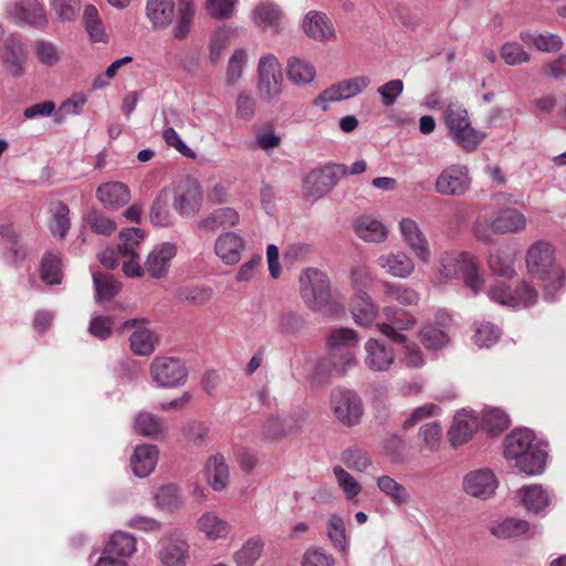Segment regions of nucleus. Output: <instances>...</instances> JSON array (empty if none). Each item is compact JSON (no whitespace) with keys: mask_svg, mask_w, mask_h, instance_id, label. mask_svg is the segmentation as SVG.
Segmentation results:
<instances>
[{"mask_svg":"<svg viewBox=\"0 0 566 566\" xmlns=\"http://www.w3.org/2000/svg\"><path fill=\"white\" fill-rule=\"evenodd\" d=\"M472 178L465 165L453 164L438 175L434 190L442 196L461 197L471 188Z\"/></svg>","mask_w":566,"mask_h":566,"instance_id":"6e6552de","label":"nucleus"},{"mask_svg":"<svg viewBox=\"0 0 566 566\" xmlns=\"http://www.w3.org/2000/svg\"><path fill=\"white\" fill-rule=\"evenodd\" d=\"M247 60H248V54H247L245 50L238 49L233 52V54L231 55V57L228 61V66H227L226 77H227L228 84L233 85L241 78V76L243 74V69L247 64Z\"/></svg>","mask_w":566,"mask_h":566,"instance_id":"69168bd1","label":"nucleus"},{"mask_svg":"<svg viewBox=\"0 0 566 566\" xmlns=\"http://www.w3.org/2000/svg\"><path fill=\"white\" fill-rule=\"evenodd\" d=\"M370 84V78L366 75L352 77L333 84L324 90L314 101L316 106L323 111L329 108V103L350 98L361 93Z\"/></svg>","mask_w":566,"mask_h":566,"instance_id":"f8f14e48","label":"nucleus"},{"mask_svg":"<svg viewBox=\"0 0 566 566\" xmlns=\"http://www.w3.org/2000/svg\"><path fill=\"white\" fill-rule=\"evenodd\" d=\"M134 429L138 434L157 437L164 432V423L149 412H139L134 421Z\"/></svg>","mask_w":566,"mask_h":566,"instance_id":"3c124183","label":"nucleus"},{"mask_svg":"<svg viewBox=\"0 0 566 566\" xmlns=\"http://www.w3.org/2000/svg\"><path fill=\"white\" fill-rule=\"evenodd\" d=\"M206 478L214 491H222L229 483V467L222 454L217 453L208 458L205 465Z\"/></svg>","mask_w":566,"mask_h":566,"instance_id":"2f4dec72","label":"nucleus"},{"mask_svg":"<svg viewBox=\"0 0 566 566\" xmlns=\"http://www.w3.org/2000/svg\"><path fill=\"white\" fill-rule=\"evenodd\" d=\"M263 544L258 538L248 539L242 548L234 554L238 566H253L260 558Z\"/></svg>","mask_w":566,"mask_h":566,"instance_id":"bf43d9fd","label":"nucleus"},{"mask_svg":"<svg viewBox=\"0 0 566 566\" xmlns=\"http://www.w3.org/2000/svg\"><path fill=\"white\" fill-rule=\"evenodd\" d=\"M195 17V8L191 1H185L179 7L177 23L172 33L176 39H184L190 31V27Z\"/></svg>","mask_w":566,"mask_h":566,"instance_id":"e2e57ef3","label":"nucleus"},{"mask_svg":"<svg viewBox=\"0 0 566 566\" xmlns=\"http://www.w3.org/2000/svg\"><path fill=\"white\" fill-rule=\"evenodd\" d=\"M332 409L335 417L345 426L357 424L364 413L360 397L350 389L337 388L331 395Z\"/></svg>","mask_w":566,"mask_h":566,"instance_id":"9d476101","label":"nucleus"},{"mask_svg":"<svg viewBox=\"0 0 566 566\" xmlns=\"http://www.w3.org/2000/svg\"><path fill=\"white\" fill-rule=\"evenodd\" d=\"M283 19L281 9L272 2H262L253 11V20L264 31L277 32Z\"/></svg>","mask_w":566,"mask_h":566,"instance_id":"473e14b6","label":"nucleus"},{"mask_svg":"<svg viewBox=\"0 0 566 566\" xmlns=\"http://www.w3.org/2000/svg\"><path fill=\"white\" fill-rule=\"evenodd\" d=\"M327 534L334 547L344 552L347 545L346 526L342 516L333 514L328 518Z\"/></svg>","mask_w":566,"mask_h":566,"instance_id":"680f3d73","label":"nucleus"},{"mask_svg":"<svg viewBox=\"0 0 566 566\" xmlns=\"http://www.w3.org/2000/svg\"><path fill=\"white\" fill-rule=\"evenodd\" d=\"M333 473L346 500L349 502L356 501L357 496L360 494L363 490L358 481H356V479L340 465L334 467Z\"/></svg>","mask_w":566,"mask_h":566,"instance_id":"8fccbe9b","label":"nucleus"},{"mask_svg":"<svg viewBox=\"0 0 566 566\" xmlns=\"http://www.w3.org/2000/svg\"><path fill=\"white\" fill-rule=\"evenodd\" d=\"M176 254L177 247L174 243L165 242L156 245L145 261V271L154 279L165 277Z\"/></svg>","mask_w":566,"mask_h":566,"instance_id":"f3484780","label":"nucleus"},{"mask_svg":"<svg viewBox=\"0 0 566 566\" xmlns=\"http://www.w3.org/2000/svg\"><path fill=\"white\" fill-rule=\"evenodd\" d=\"M384 293L387 297L403 306L417 305L420 300L419 293L412 287L398 285L391 282L384 283Z\"/></svg>","mask_w":566,"mask_h":566,"instance_id":"de8ad7c7","label":"nucleus"},{"mask_svg":"<svg viewBox=\"0 0 566 566\" xmlns=\"http://www.w3.org/2000/svg\"><path fill=\"white\" fill-rule=\"evenodd\" d=\"M33 51L38 61L49 67L56 65L61 60L59 48L48 40H36L33 44Z\"/></svg>","mask_w":566,"mask_h":566,"instance_id":"864d4df0","label":"nucleus"},{"mask_svg":"<svg viewBox=\"0 0 566 566\" xmlns=\"http://www.w3.org/2000/svg\"><path fill=\"white\" fill-rule=\"evenodd\" d=\"M377 264L394 277L407 279L415 271L412 259L405 252H389L377 258Z\"/></svg>","mask_w":566,"mask_h":566,"instance_id":"393cba45","label":"nucleus"},{"mask_svg":"<svg viewBox=\"0 0 566 566\" xmlns=\"http://www.w3.org/2000/svg\"><path fill=\"white\" fill-rule=\"evenodd\" d=\"M450 134L455 143L468 151L474 150L485 137L484 133L471 126V122L465 127L462 126V128H458Z\"/></svg>","mask_w":566,"mask_h":566,"instance_id":"603ef678","label":"nucleus"},{"mask_svg":"<svg viewBox=\"0 0 566 566\" xmlns=\"http://www.w3.org/2000/svg\"><path fill=\"white\" fill-rule=\"evenodd\" d=\"M0 60L4 70L13 77L25 73L27 52L15 34L8 35L0 49Z\"/></svg>","mask_w":566,"mask_h":566,"instance_id":"2eb2a0df","label":"nucleus"},{"mask_svg":"<svg viewBox=\"0 0 566 566\" xmlns=\"http://www.w3.org/2000/svg\"><path fill=\"white\" fill-rule=\"evenodd\" d=\"M501 57L507 65H518L530 61V54L517 42H506L500 50Z\"/></svg>","mask_w":566,"mask_h":566,"instance_id":"774afa93","label":"nucleus"},{"mask_svg":"<svg viewBox=\"0 0 566 566\" xmlns=\"http://www.w3.org/2000/svg\"><path fill=\"white\" fill-rule=\"evenodd\" d=\"M478 427L476 417L470 411L462 410L458 412L448 431L449 441L453 447L468 442Z\"/></svg>","mask_w":566,"mask_h":566,"instance_id":"bb28decb","label":"nucleus"},{"mask_svg":"<svg viewBox=\"0 0 566 566\" xmlns=\"http://www.w3.org/2000/svg\"><path fill=\"white\" fill-rule=\"evenodd\" d=\"M377 488L386 495L395 506H402L411 502V495L407 488L390 475L377 478Z\"/></svg>","mask_w":566,"mask_h":566,"instance_id":"72a5a7b5","label":"nucleus"},{"mask_svg":"<svg viewBox=\"0 0 566 566\" xmlns=\"http://www.w3.org/2000/svg\"><path fill=\"white\" fill-rule=\"evenodd\" d=\"M520 39L526 45H533L543 52H557L563 46L560 36L552 33H532L524 30L520 32Z\"/></svg>","mask_w":566,"mask_h":566,"instance_id":"e433bc0d","label":"nucleus"},{"mask_svg":"<svg viewBox=\"0 0 566 566\" xmlns=\"http://www.w3.org/2000/svg\"><path fill=\"white\" fill-rule=\"evenodd\" d=\"M7 14L15 23L43 29L48 19L43 6L38 0H21L7 9Z\"/></svg>","mask_w":566,"mask_h":566,"instance_id":"dca6fc26","label":"nucleus"},{"mask_svg":"<svg viewBox=\"0 0 566 566\" xmlns=\"http://www.w3.org/2000/svg\"><path fill=\"white\" fill-rule=\"evenodd\" d=\"M286 75L294 85L305 86L314 81L316 71L307 61L291 56L286 63Z\"/></svg>","mask_w":566,"mask_h":566,"instance_id":"f704fd0d","label":"nucleus"},{"mask_svg":"<svg viewBox=\"0 0 566 566\" xmlns=\"http://www.w3.org/2000/svg\"><path fill=\"white\" fill-rule=\"evenodd\" d=\"M147 17L156 28H167L175 17L174 0H148Z\"/></svg>","mask_w":566,"mask_h":566,"instance_id":"c9c22d12","label":"nucleus"},{"mask_svg":"<svg viewBox=\"0 0 566 566\" xmlns=\"http://www.w3.org/2000/svg\"><path fill=\"white\" fill-rule=\"evenodd\" d=\"M504 455L515 461L520 471L528 474H541L545 468L546 451L530 429L512 431L505 439Z\"/></svg>","mask_w":566,"mask_h":566,"instance_id":"f257e3e1","label":"nucleus"},{"mask_svg":"<svg viewBox=\"0 0 566 566\" xmlns=\"http://www.w3.org/2000/svg\"><path fill=\"white\" fill-rule=\"evenodd\" d=\"M145 239V232L140 228H125L119 232L117 245L120 256L139 255L140 243Z\"/></svg>","mask_w":566,"mask_h":566,"instance_id":"a18cd8bd","label":"nucleus"},{"mask_svg":"<svg viewBox=\"0 0 566 566\" xmlns=\"http://www.w3.org/2000/svg\"><path fill=\"white\" fill-rule=\"evenodd\" d=\"M526 227L525 216L515 208L503 209L491 222L493 233H516Z\"/></svg>","mask_w":566,"mask_h":566,"instance_id":"c756f323","label":"nucleus"},{"mask_svg":"<svg viewBox=\"0 0 566 566\" xmlns=\"http://www.w3.org/2000/svg\"><path fill=\"white\" fill-rule=\"evenodd\" d=\"M245 242L242 237L233 232H224L218 237L214 243V252L223 263L233 265L241 259Z\"/></svg>","mask_w":566,"mask_h":566,"instance_id":"a878e982","label":"nucleus"},{"mask_svg":"<svg viewBox=\"0 0 566 566\" xmlns=\"http://www.w3.org/2000/svg\"><path fill=\"white\" fill-rule=\"evenodd\" d=\"M365 352V365L371 371H386L395 361L394 348L375 338L366 342Z\"/></svg>","mask_w":566,"mask_h":566,"instance_id":"412c9836","label":"nucleus"},{"mask_svg":"<svg viewBox=\"0 0 566 566\" xmlns=\"http://www.w3.org/2000/svg\"><path fill=\"white\" fill-rule=\"evenodd\" d=\"M239 213L233 208H219L201 218L196 229L202 233H214L220 229L232 228L239 223Z\"/></svg>","mask_w":566,"mask_h":566,"instance_id":"4be33fe9","label":"nucleus"},{"mask_svg":"<svg viewBox=\"0 0 566 566\" xmlns=\"http://www.w3.org/2000/svg\"><path fill=\"white\" fill-rule=\"evenodd\" d=\"M169 190L164 188L153 201L149 219L155 227H169L172 224V216L169 211Z\"/></svg>","mask_w":566,"mask_h":566,"instance_id":"58836bf2","label":"nucleus"},{"mask_svg":"<svg viewBox=\"0 0 566 566\" xmlns=\"http://www.w3.org/2000/svg\"><path fill=\"white\" fill-rule=\"evenodd\" d=\"M93 283L95 289V298L99 303L111 301L119 293L122 287L120 283L106 273H93Z\"/></svg>","mask_w":566,"mask_h":566,"instance_id":"c03bdc74","label":"nucleus"},{"mask_svg":"<svg viewBox=\"0 0 566 566\" xmlns=\"http://www.w3.org/2000/svg\"><path fill=\"white\" fill-rule=\"evenodd\" d=\"M399 228L405 242L415 255L421 262L429 263L431 260L429 242L416 221L408 218L402 219L399 223Z\"/></svg>","mask_w":566,"mask_h":566,"instance_id":"a211bd4d","label":"nucleus"},{"mask_svg":"<svg viewBox=\"0 0 566 566\" xmlns=\"http://www.w3.org/2000/svg\"><path fill=\"white\" fill-rule=\"evenodd\" d=\"M298 418L289 416H270L262 424V433L265 439L275 440L289 436L298 428Z\"/></svg>","mask_w":566,"mask_h":566,"instance_id":"7c9ffc66","label":"nucleus"},{"mask_svg":"<svg viewBox=\"0 0 566 566\" xmlns=\"http://www.w3.org/2000/svg\"><path fill=\"white\" fill-rule=\"evenodd\" d=\"M198 527L207 538L213 541L227 536L229 532V525L227 521L222 520L213 512L205 513L198 520Z\"/></svg>","mask_w":566,"mask_h":566,"instance_id":"a19ab883","label":"nucleus"},{"mask_svg":"<svg viewBox=\"0 0 566 566\" xmlns=\"http://www.w3.org/2000/svg\"><path fill=\"white\" fill-rule=\"evenodd\" d=\"M283 75L281 64L276 56L266 54L261 56L258 64L256 90L261 99L274 101L283 91Z\"/></svg>","mask_w":566,"mask_h":566,"instance_id":"0eeeda50","label":"nucleus"},{"mask_svg":"<svg viewBox=\"0 0 566 566\" xmlns=\"http://www.w3.org/2000/svg\"><path fill=\"white\" fill-rule=\"evenodd\" d=\"M155 501L159 507L168 511L176 510L181 504L179 490L172 484L160 486L155 494Z\"/></svg>","mask_w":566,"mask_h":566,"instance_id":"0e129e2a","label":"nucleus"},{"mask_svg":"<svg viewBox=\"0 0 566 566\" xmlns=\"http://www.w3.org/2000/svg\"><path fill=\"white\" fill-rule=\"evenodd\" d=\"M384 314L389 319V323L378 324L380 333L397 344L405 343L407 338L401 332L415 326V317L405 312L397 316L398 312L390 306L384 308Z\"/></svg>","mask_w":566,"mask_h":566,"instance_id":"aec40b11","label":"nucleus"},{"mask_svg":"<svg viewBox=\"0 0 566 566\" xmlns=\"http://www.w3.org/2000/svg\"><path fill=\"white\" fill-rule=\"evenodd\" d=\"M41 279L46 284H59L62 280L61 260L53 253H46L41 262Z\"/></svg>","mask_w":566,"mask_h":566,"instance_id":"4d7b16f0","label":"nucleus"},{"mask_svg":"<svg viewBox=\"0 0 566 566\" xmlns=\"http://www.w3.org/2000/svg\"><path fill=\"white\" fill-rule=\"evenodd\" d=\"M202 189L198 180L185 178L179 180L174 188V209L181 217H192L201 208Z\"/></svg>","mask_w":566,"mask_h":566,"instance_id":"9b49d317","label":"nucleus"},{"mask_svg":"<svg viewBox=\"0 0 566 566\" xmlns=\"http://www.w3.org/2000/svg\"><path fill=\"white\" fill-rule=\"evenodd\" d=\"M150 377L159 387H178L186 382L188 370L184 361L175 357H156L150 367Z\"/></svg>","mask_w":566,"mask_h":566,"instance_id":"1a4fd4ad","label":"nucleus"},{"mask_svg":"<svg viewBox=\"0 0 566 566\" xmlns=\"http://www.w3.org/2000/svg\"><path fill=\"white\" fill-rule=\"evenodd\" d=\"M499 486V481L490 469H479L467 473L462 481L463 492L474 499L489 500Z\"/></svg>","mask_w":566,"mask_h":566,"instance_id":"4468645a","label":"nucleus"},{"mask_svg":"<svg viewBox=\"0 0 566 566\" xmlns=\"http://www.w3.org/2000/svg\"><path fill=\"white\" fill-rule=\"evenodd\" d=\"M358 344V336L354 329L338 328L328 337L329 355L333 370L345 375L347 369L356 364L353 348Z\"/></svg>","mask_w":566,"mask_h":566,"instance_id":"39448f33","label":"nucleus"},{"mask_svg":"<svg viewBox=\"0 0 566 566\" xmlns=\"http://www.w3.org/2000/svg\"><path fill=\"white\" fill-rule=\"evenodd\" d=\"M107 554L125 558L132 556L136 551V539L125 532H115L105 546Z\"/></svg>","mask_w":566,"mask_h":566,"instance_id":"37998d69","label":"nucleus"},{"mask_svg":"<svg viewBox=\"0 0 566 566\" xmlns=\"http://www.w3.org/2000/svg\"><path fill=\"white\" fill-rule=\"evenodd\" d=\"M301 294L306 305L316 311H329L337 298L331 292L328 276L317 269H306L301 279Z\"/></svg>","mask_w":566,"mask_h":566,"instance_id":"20e7f679","label":"nucleus"},{"mask_svg":"<svg viewBox=\"0 0 566 566\" xmlns=\"http://www.w3.org/2000/svg\"><path fill=\"white\" fill-rule=\"evenodd\" d=\"M518 496L525 509L533 513L541 512L549 504V496L541 485L523 486L518 491Z\"/></svg>","mask_w":566,"mask_h":566,"instance_id":"ea45409f","label":"nucleus"},{"mask_svg":"<svg viewBox=\"0 0 566 566\" xmlns=\"http://www.w3.org/2000/svg\"><path fill=\"white\" fill-rule=\"evenodd\" d=\"M513 258L509 253L496 250L489 256V266L491 271L503 277H512L515 274Z\"/></svg>","mask_w":566,"mask_h":566,"instance_id":"6e6d98bb","label":"nucleus"},{"mask_svg":"<svg viewBox=\"0 0 566 566\" xmlns=\"http://www.w3.org/2000/svg\"><path fill=\"white\" fill-rule=\"evenodd\" d=\"M157 555L164 566H186L188 544L180 537L166 536L160 541Z\"/></svg>","mask_w":566,"mask_h":566,"instance_id":"5701e85b","label":"nucleus"},{"mask_svg":"<svg viewBox=\"0 0 566 566\" xmlns=\"http://www.w3.org/2000/svg\"><path fill=\"white\" fill-rule=\"evenodd\" d=\"M348 176V166L343 164L326 165L311 170L303 180L304 196L318 200L326 196L342 177Z\"/></svg>","mask_w":566,"mask_h":566,"instance_id":"423d86ee","label":"nucleus"},{"mask_svg":"<svg viewBox=\"0 0 566 566\" xmlns=\"http://www.w3.org/2000/svg\"><path fill=\"white\" fill-rule=\"evenodd\" d=\"M528 531V523L518 518H505L491 527V533L499 538H511L525 534Z\"/></svg>","mask_w":566,"mask_h":566,"instance_id":"09e8293b","label":"nucleus"},{"mask_svg":"<svg viewBox=\"0 0 566 566\" xmlns=\"http://www.w3.org/2000/svg\"><path fill=\"white\" fill-rule=\"evenodd\" d=\"M158 455L159 451L156 446H137L130 458V467L134 474L138 478H145L149 475L157 464Z\"/></svg>","mask_w":566,"mask_h":566,"instance_id":"c85d7f7f","label":"nucleus"},{"mask_svg":"<svg viewBox=\"0 0 566 566\" xmlns=\"http://www.w3.org/2000/svg\"><path fill=\"white\" fill-rule=\"evenodd\" d=\"M355 323L359 326L371 325L378 315V306L366 292L356 293L349 304Z\"/></svg>","mask_w":566,"mask_h":566,"instance_id":"cd10ccee","label":"nucleus"},{"mask_svg":"<svg viewBox=\"0 0 566 566\" xmlns=\"http://www.w3.org/2000/svg\"><path fill=\"white\" fill-rule=\"evenodd\" d=\"M555 247L546 240L533 242L526 250L527 271L542 281L551 282L554 290H560L566 282V273L556 264Z\"/></svg>","mask_w":566,"mask_h":566,"instance_id":"7ed1b4c3","label":"nucleus"},{"mask_svg":"<svg viewBox=\"0 0 566 566\" xmlns=\"http://www.w3.org/2000/svg\"><path fill=\"white\" fill-rule=\"evenodd\" d=\"M52 222L50 223L51 233L60 239H64L71 227L70 209L62 201H56L51 206Z\"/></svg>","mask_w":566,"mask_h":566,"instance_id":"49530a36","label":"nucleus"},{"mask_svg":"<svg viewBox=\"0 0 566 566\" xmlns=\"http://www.w3.org/2000/svg\"><path fill=\"white\" fill-rule=\"evenodd\" d=\"M340 459L348 469L358 472H364L371 464L368 453L360 449L345 450Z\"/></svg>","mask_w":566,"mask_h":566,"instance_id":"338daca9","label":"nucleus"},{"mask_svg":"<svg viewBox=\"0 0 566 566\" xmlns=\"http://www.w3.org/2000/svg\"><path fill=\"white\" fill-rule=\"evenodd\" d=\"M438 268L431 282L441 285L449 280L463 275L465 286L475 295L482 287V280L478 272V263L474 255L465 251H443L438 260Z\"/></svg>","mask_w":566,"mask_h":566,"instance_id":"f03ea898","label":"nucleus"},{"mask_svg":"<svg viewBox=\"0 0 566 566\" xmlns=\"http://www.w3.org/2000/svg\"><path fill=\"white\" fill-rule=\"evenodd\" d=\"M85 222L94 233L101 235H111L116 230L115 221L97 209L87 212Z\"/></svg>","mask_w":566,"mask_h":566,"instance_id":"5fc2aeb1","label":"nucleus"},{"mask_svg":"<svg viewBox=\"0 0 566 566\" xmlns=\"http://www.w3.org/2000/svg\"><path fill=\"white\" fill-rule=\"evenodd\" d=\"M488 294L492 301L511 307L531 306L536 303L538 296L536 290L525 281L521 282L514 291L504 283L492 285Z\"/></svg>","mask_w":566,"mask_h":566,"instance_id":"ddd939ff","label":"nucleus"},{"mask_svg":"<svg viewBox=\"0 0 566 566\" xmlns=\"http://www.w3.org/2000/svg\"><path fill=\"white\" fill-rule=\"evenodd\" d=\"M132 350L139 356H149L154 353L158 337L145 327H138L129 337Z\"/></svg>","mask_w":566,"mask_h":566,"instance_id":"79ce46f5","label":"nucleus"},{"mask_svg":"<svg viewBox=\"0 0 566 566\" xmlns=\"http://www.w3.org/2000/svg\"><path fill=\"white\" fill-rule=\"evenodd\" d=\"M213 292L208 286H185L177 292V297L181 303L191 305H202L210 301Z\"/></svg>","mask_w":566,"mask_h":566,"instance_id":"13d9d810","label":"nucleus"},{"mask_svg":"<svg viewBox=\"0 0 566 566\" xmlns=\"http://www.w3.org/2000/svg\"><path fill=\"white\" fill-rule=\"evenodd\" d=\"M355 232L368 242H382L388 234L387 228L379 220L369 217L359 218L355 222Z\"/></svg>","mask_w":566,"mask_h":566,"instance_id":"4c0bfd02","label":"nucleus"},{"mask_svg":"<svg viewBox=\"0 0 566 566\" xmlns=\"http://www.w3.org/2000/svg\"><path fill=\"white\" fill-rule=\"evenodd\" d=\"M302 27L305 34L317 42H328L336 39L334 24L324 12L316 10L307 12Z\"/></svg>","mask_w":566,"mask_h":566,"instance_id":"6ab92c4d","label":"nucleus"},{"mask_svg":"<svg viewBox=\"0 0 566 566\" xmlns=\"http://www.w3.org/2000/svg\"><path fill=\"white\" fill-rule=\"evenodd\" d=\"M96 198L106 209L116 210L128 203L130 190L120 181H108L97 187Z\"/></svg>","mask_w":566,"mask_h":566,"instance_id":"b1692460","label":"nucleus"},{"mask_svg":"<svg viewBox=\"0 0 566 566\" xmlns=\"http://www.w3.org/2000/svg\"><path fill=\"white\" fill-rule=\"evenodd\" d=\"M444 122L450 133L470 123L467 109L459 103L450 102L444 111Z\"/></svg>","mask_w":566,"mask_h":566,"instance_id":"052dcab7","label":"nucleus"}]
</instances>
